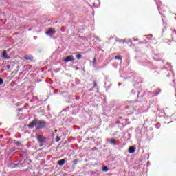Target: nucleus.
Segmentation results:
<instances>
[{
  "instance_id": "1",
  "label": "nucleus",
  "mask_w": 176,
  "mask_h": 176,
  "mask_svg": "<svg viewBox=\"0 0 176 176\" xmlns=\"http://www.w3.org/2000/svg\"><path fill=\"white\" fill-rule=\"evenodd\" d=\"M35 126L37 129H43V128L46 127V122L44 120H38V118H34L32 122L29 123L28 127L34 128Z\"/></svg>"
},
{
  "instance_id": "2",
  "label": "nucleus",
  "mask_w": 176,
  "mask_h": 176,
  "mask_svg": "<svg viewBox=\"0 0 176 176\" xmlns=\"http://www.w3.org/2000/svg\"><path fill=\"white\" fill-rule=\"evenodd\" d=\"M46 139L47 138L45 136L41 135H37V140L40 144V147L43 146L45 142H46Z\"/></svg>"
},
{
  "instance_id": "3",
  "label": "nucleus",
  "mask_w": 176,
  "mask_h": 176,
  "mask_svg": "<svg viewBox=\"0 0 176 176\" xmlns=\"http://www.w3.org/2000/svg\"><path fill=\"white\" fill-rule=\"evenodd\" d=\"M23 58L27 60H30L31 62H33L34 60V57L32 54H25V56H23Z\"/></svg>"
},
{
  "instance_id": "4",
  "label": "nucleus",
  "mask_w": 176,
  "mask_h": 176,
  "mask_svg": "<svg viewBox=\"0 0 176 176\" xmlns=\"http://www.w3.org/2000/svg\"><path fill=\"white\" fill-rule=\"evenodd\" d=\"M71 60H75V58L73 55L67 56V57L65 58L64 59L65 63L70 62Z\"/></svg>"
},
{
  "instance_id": "5",
  "label": "nucleus",
  "mask_w": 176,
  "mask_h": 176,
  "mask_svg": "<svg viewBox=\"0 0 176 176\" xmlns=\"http://www.w3.org/2000/svg\"><path fill=\"white\" fill-rule=\"evenodd\" d=\"M125 109H127L129 112H133V111L135 110V107H133V105L131 104L126 105V107H125Z\"/></svg>"
},
{
  "instance_id": "6",
  "label": "nucleus",
  "mask_w": 176,
  "mask_h": 176,
  "mask_svg": "<svg viewBox=\"0 0 176 176\" xmlns=\"http://www.w3.org/2000/svg\"><path fill=\"white\" fill-rule=\"evenodd\" d=\"M2 57L5 59H10V56H8L6 50H4L2 53Z\"/></svg>"
},
{
  "instance_id": "7",
  "label": "nucleus",
  "mask_w": 176,
  "mask_h": 176,
  "mask_svg": "<svg viewBox=\"0 0 176 176\" xmlns=\"http://www.w3.org/2000/svg\"><path fill=\"white\" fill-rule=\"evenodd\" d=\"M135 146H130L129 148L128 149V151L129 153H134L135 152Z\"/></svg>"
},
{
  "instance_id": "8",
  "label": "nucleus",
  "mask_w": 176,
  "mask_h": 176,
  "mask_svg": "<svg viewBox=\"0 0 176 176\" xmlns=\"http://www.w3.org/2000/svg\"><path fill=\"white\" fill-rule=\"evenodd\" d=\"M54 33H55V30H54L53 28H49L45 34H47V35H50V34H54Z\"/></svg>"
},
{
  "instance_id": "9",
  "label": "nucleus",
  "mask_w": 176,
  "mask_h": 176,
  "mask_svg": "<svg viewBox=\"0 0 176 176\" xmlns=\"http://www.w3.org/2000/svg\"><path fill=\"white\" fill-rule=\"evenodd\" d=\"M65 163V160H60V161L57 162L58 165L60 166H64Z\"/></svg>"
},
{
  "instance_id": "10",
  "label": "nucleus",
  "mask_w": 176,
  "mask_h": 176,
  "mask_svg": "<svg viewBox=\"0 0 176 176\" xmlns=\"http://www.w3.org/2000/svg\"><path fill=\"white\" fill-rule=\"evenodd\" d=\"M171 36L173 39H176V30H172Z\"/></svg>"
},
{
  "instance_id": "11",
  "label": "nucleus",
  "mask_w": 176,
  "mask_h": 176,
  "mask_svg": "<svg viewBox=\"0 0 176 176\" xmlns=\"http://www.w3.org/2000/svg\"><path fill=\"white\" fill-rule=\"evenodd\" d=\"M109 142H110V144H111L112 145H116V139H110Z\"/></svg>"
},
{
  "instance_id": "12",
  "label": "nucleus",
  "mask_w": 176,
  "mask_h": 176,
  "mask_svg": "<svg viewBox=\"0 0 176 176\" xmlns=\"http://www.w3.org/2000/svg\"><path fill=\"white\" fill-rule=\"evenodd\" d=\"M109 168L108 166H102V171H108Z\"/></svg>"
},
{
  "instance_id": "13",
  "label": "nucleus",
  "mask_w": 176,
  "mask_h": 176,
  "mask_svg": "<svg viewBox=\"0 0 176 176\" xmlns=\"http://www.w3.org/2000/svg\"><path fill=\"white\" fill-rule=\"evenodd\" d=\"M60 140H61L60 136H56V142H60Z\"/></svg>"
},
{
  "instance_id": "14",
  "label": "nucleus",
  "mask_w": 176,
  "mask_h": 176,
  "mask_svg": "<svg viewBox=\"0 0 176 176\" xmlns=\"http://www.w3.org/2000/svg\"><path fill=\"white\" fill-rule=\"evenodd\" d=\"M76 57L77 59H81L82 58V54H77L76 56Z\"/></svg>"
},
{
  "instance_id": "15",
  "label": "nucleus",
  "mask_w": 176,
  "mask_h": 176,
  "mask_svg": "<svg viewBox=\"0 0 176 176\" xmlns=\"http://www.w3.org/2000/svg\"><path fill=\"white\" fill-rule=\"evenodd\" d=\"M97 86H98V83H97V81H96V80H94V88H96V87H97Z\"/></svg>"
},
{
  "instance_id": "16",
  "label": "nucleus",
  "mask_w": 176,
  "mask_h": 176,
  "mask_svg": "<svg viewBox=\"0 0 176 176\" xmlns=\"http://www.w3.org/2000/svg\"><path fill=\"white\" fill-rule=\"evenodd\" d=\"M114 59H120V60H122V57L121 56H116V57H114Z\"/></svg>"
},
{
  "instance_id": "17",
  "label": "nucleus",
  "mask_w": 176,
  "mask_h": 176,
  "mask_svg": "<svg viewBox=\"0 0 176 176\" xmlns=\"http://www.w3.org/2000/svg\"><path fill=\"white\" fill-rule=\"evenodd\" d=\"M3 80L2 77H0V85H3Z\"/></svg>"
},
{
  "instance_id": "18",
  "label": "nucleus",
  "mask_w": 176,
  "mask_h": 176,
  "mask_svg": "<svg viewBox=\"0 0 176 176\" xmlns=\"http://www.w3.org/2000/svg\"><path fill=\"white\" fill-rule=\"evenodd\" d=\"M78 162V160H74L72 162L74 163V164H77Z\"/></svg>"
},
{
  "instance_id": "19",
  "label": "nucleus",
  "mask_w": 176,
  "mask_h": 176,
  "mask_svg": "<svg viewBox=\"0 0 176 176\" xmlns=\"http://www.w3.org/2000/svg\"><path fill=\"white\" fill-rule=\"evenodd\" d=\"M16 145L20 146L21 145V142H16Z\"/></svg>"
},
{
  "instance_id": "20",
  "label": "nucleus",
  "mask_w": 176,
  "mask_h": 176,
  "mask_svg": "<svg viewBox=\"0 0 176 176\" xmlns=\"http://www.w3.org/2000/svg\"><path fill=\"white\" fill-rule=\"evenodd\" d=\"M93 63H94V64H96V58H94Z\"/></svg>"
},
{
  "instance_id": "21",
  "label": "nucleus",
  "mask_w": 176,
  "mask_h": 176,
  "mask_svg": "<svg viewBox=\"0 0 176 176\" xmlns=\"http://www.w3.org/2000/svg\"><path fill=\"white\" fill-rule=\"evenodd\" d=\"M19 111H23V109H18Z\"/></svg>"
},
{
  "instance_id": "22",
  "label": "nucleus",
  "mask_w": 176,
  "mask_h": 176,
  "mask_svg": "<svg viewBox=\"0 0 176 176\" xmlns=\"http://www.w3.org/2000/svg\"><path fill=\"white\" fill-rule=\"evenodd\" d=\"M8 68H10V66H8Z\"/></svg>"
},
{
  "instance_id": "23",
  "label": "nucleus",
  "mask_w": 176,
  "mask_h": 176,
  "mask_svg": "<svg viewBox=\"0 0 176 176\" xmlns=\"http://www.w3.org/2000/svg\"><path fill=\"white\" fill-rule=\"evenodd\" d=\"M81 53H82V52H80V54H81Z\"/></svg>"
},
{
  "instance_id": "24",
  "label": "nucleus",
  "mask_w": 176,
  "mask_h": 176,
  "mask_svg": "<svg viewBox=\"0 0 176 176\" xmlns=\"http://www.w3.org/2000/svg\"><path fill=\"white\" fill-rule=\"evenodd\" d=\"M175 107H176V104H175Z\"/></svg>"
}]
</instances>
